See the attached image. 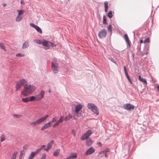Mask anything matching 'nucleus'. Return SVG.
I'll list each match as a JSON object with an SVG mask.
<instances>
[{
	"label": "nucleus",
	"instance_id": "1",
	"mask_svg": "<svg viewBox=\"0 0 159 159\" xmlns=\"http://www.w3.org/2000/svg\"><path fill=\"white\" fill-rule=\"evenodd\" d=\"M87 107L94 114L99 115V110L97 106L94 103H89L87 104Z\"/></svg>",
	"mask_w": 159,
	"mask_h": 159
},
{
	"label": "nucleus",
	"instance_id": "2",
	"mask_svg": "<svg viewBox=\"0 0 159 159\" xmlns=\"http://www.w3.org/2000/svg\"><path fill=\"white\" fill-rule=\"evenodd\" d=\"M48 116H49L48 115H46V116L38 119L35 121L31 122L30 123L31 125L34 126L40 124L46 119Z\"/></svg>",
	"mask_w": 159,
	"mask_h": 159
},
{
	"label": "nucleus",
	"instance_id": "3",
	"mask_svg": "<svg viewBox=\"0 0 159 159\" xmlns=\"http://www.w3.org/2000/svg\"><path fill=\"white\" fill-rule=\"evenodd\" d=\"M27 83L26 81L24 79L20 80L18 81L16 84V91L20 89L21 86H24Z\"/></svg>",
	"mask_w": 159,
	"mask_h": 159
},
{
	"label": "nucleus",
	"instance_id": "4",
	"mask_svg": "<svg viewBox=\"0 0 159 159\" xmlns=\"http://www.w3.org/2000/svg\"><path fill=\"white\" fill-rule=\"evenodd\" d=\"M27 83L26 81L24 79L20 80L18 81L16 84V91L20 89L21 86H24Z\"/></svg>",
	"mask_w": 159,
	"mask_h": 159
},
{
	"label": "nucleus",
	"instance_id": "5",
	"mask_svg": "<svg viewBox=\"0 0 159 159\" xmlns=\"http://www.w3.org/2000/svg\"><path fill=\"white\" fill-rule=\"evenodd\" d=\"M58 64L55 61H52L51 64V68L52 72L53 73L57 74L58 71Z\"/></svg>",
	"mask_w": 159,
	"mask_h": 159
},
{
	"label": "nucleus",
	"instance_id": "6",
	"mask_svg": "<svg viewBox=\"0 0 159 159\" xmlns=\"http://www.w3.org/2000/svg\"><path fill=\"white\" fill-rule=\"evenodd\" d=\"M93 133V132L91 130H88L81 137V139L82 140L88 139L89 136Z\"/></svg>",
	"mask_w": 159,
	"mask_h": 159
},
{
	"label": "nucleus",
	"instance_id": "7",
	"mask_svg": "<svg viewBox=\"0 0 159 159\" xmlns=\"http://www.w3.org/2000/svg\"><path fill=\"white\" fill-rule=\"evenodd\" d=\"M31 86V85H27L26 83L24 87V90L21 92V94L25 96H27L28 93V90H30Z\"/></svg>",
	"mask_w": 159,
	"mask_h": 159
},
{
	"label": "nucleus",
	"instance_id": "8",
	"mask_svg": "<svg viewBox=\"0 0 159 159\" xmlns=\"http://www.w3.org/2000/svg\"><path fill=\"white\" fill-rule=\"evenodd\" d=\"M107 30L106 29H103L100 30L98 34V36L99 38L102 39L104 38L107 35Z\"/></svg>",
	"mask_w": 159,
	"mask_h": 159
},
{
	"label": "nucleus",
	"instance_id": "9",
	"mask_svg": "<svg viewBox=\"0 0 159 159\" xmlns=\"http://www.w3.org/2000/svg\"><path fill=\"white\" fill-rule=\"evenodd\" d=\"M123 107L125 109L127 110L131 111L134 109V106L133 104L128 103L124 104Z\"/></svg>",
	"mask_w": 159,
	"mask_h": 159
},
{
	"label": "nucleus",
	"instance_id": "10",
	"mask_svg": "<svg viewBox=\"0 0 159 159\" xmlns=\"http://www.w3.org/2000/svg\"><path fill=\"white\" fill-rule=\"evenodd\" d=\"M44 91L42 90L39 94L36 95L35 97V100L36 101H39L41 100L44 97Z\"/></svg>",
	"mask_w": 159,
	"mask_h": 159
},
{
	"label": "nucleus",
	"instance_id": "11",
	"mask_svg": "<svg viewBox=\"0 0 159 159\" xmlns=\"http://www.w3.org/2000/svg\"><path fill=\"white\" fill-rule=\"evenodd\" d=\"M95 151V149L93 147H91L89 148L85 152V154L86 155H89L91 154Z\"/></svg>",
	"mask_w": 159,
	"mask_h": 159
},
{
	"label": "nucleus",
	"instance_id": "12",
	"mask_svg": "<svg viewBox=\"0 0 159 159\" xmlns=\"http://www.w3.org/2000/svg\"><path fill=\"white\" fill-rule=\"evenodd\" d=\"M82 108V105L81 104H79L76 105L75 108V112L76 114L79 113L80 111Z\"/></svg>",
	"mask_w": 159,
	"mask_h": 159
},
{
	"label": "nucleus",
	"instance_id": "13",
	"mask_svg": "<svg viewBox=\"0 0 159 159\" xmlns=\"http://www.w3.org/2000/svg\"><path fill=\"white\" fill-rule=\"evenodd\" d=\"M124 39L125 40L127 43H128L129 47L130 46V43L129 39L127 34H126L124 35Z\"/></svg>",
	"mask_w": 159,
	"mask_h": 159
},
{
	"label": "nucleus",
	"instance_id": "14",
	"mask_svg": "<svg viewBox=\"0 0 159 159\" xmlns=\"http://www.w3.org/2000/svg\"><path fill=\"white\" fill-rule=\"evenodd\" d=\"M77 157V154H71V155L66 157V159H74L76 158Z\"/></svg>",
	"mask_w": 159,
	"mask_h": 159
},
{
	"label": "nucleus",
	"instance_id": "15",
	"mask_svg": "<svg viewBox=\"0 0 159 159\" xmlns=\"http://www.w3.org/2000/svg\"><path fill=\"white\" fill-rule=\"evenodd\" d=\"M139 80L141 81L143 83V84L146 85L147 84V81L145 79H144L141 77L140 75L139 76Z\"/></svg>",
	"mask_w": 159,
	"mask_h": 159
},
{
	"label": "nucleus",
	"instance_id": "16",
	"mask_svg": "<svg viewBox=\"0 0 159 159\" xmlns=\"http://www.w3.org/2000/svg\"><path fill=\"white\" fill-rule=\"evenodd\" d=\"M72 117L73 116L70 113H69L68 115L65 117L64 120L65 121H67L71 119Z\"/></svg>",
	"mask_w": 159,
	"mask_h": 159
},
{
	"label": "nucleus",
	"instance_id": "17",
	"mask_svg": "<svg viewBox=\"0 0 159 159\" xmlns=\"http://www.w3.org/2000/svg\"><path fill=\"white\" fill-rule=\"evenodd\" d=\"M29 46V44L27 41H25L22 46V48L25 49Z\"/></svg>",
	"mask_w": 159,
	"mask_h": 159
},
{
	"label": "nucleus",
	"instance_id": "18",
	"mask_svg": "<svg viewBox=\"0 0 159 159\" xmlns=\"http://www.w3.org/2000/svg\"><path fill=\"white\" fill-rule=\"evenodd\" d=\"M92 141L90 139H89L86 141V145L88 146H89L92 143Z\"/></svg>",
	"mask_w": 159,
	"mask_h": 159
},
{
	"label": "nucleus",
	"instance_id": "19",
	"mask_svg": "<svg viewBox=\"0 0 159 159\" xmlns=\"http://www.w3.org/2000/svg\"><path fill=\"white\" fill-rule=\"evenodd\" d=\"M104 7H105V12H107V11L108 9V2L107 1H105L104 3Z\"/></svg>",
	"mask_w": 159,
	"mask_h": 159
},
{
	"label": "nucleus",
	"instance_id": "20",
	"mask_svg": "<svg viewBox=\"0 0 159 159\" xmlns=\"http://www.w3.org/2000/svg\"><path fill=\"white\" fill-rule=\"evenodd\" d=\"M62 122L61 120L59 119L57 122H56L55 123L53 124V127H55L56 126L59 125V123H61Z\"/></svg>",
	"mask_w": 159,
	"mask_h": 159
},
{
	"label": "nucleus",
	"instance_id": "21",
	"mask_svg": "<svg viewBox=\"0 0 159 159\" xmlns=\"http://www.w3.org/2000/svg\"><path fill=\"white\" fill-rule=\"evenodd\" d=\"M60 149H58L56 151H54L53 154V156L55 157L57 156L60 152Z\"/></svg>",
	"mask_w": 159,
	"mask_h": 159
},
{
	"label": "nucleus",
	"instance_id": "22",
	"mask_svg": "<svg viewBox=\"0 0 159 159\" xmlns=\"http://www.w3.org/2000/svg\"><path fill=\"white\" fill-rule=\"evenodd\" d=\"M17 11L18 12V15L19 16L23 14L25 11V10H17Z\"/></svg>",
	"mask_w": 159,
	"mask_h": 159
},
{
	"label": "nucleus",
	"instance_id": "23",
	"mask_svg": "<svg viewBox=\"0 0 159 159\" xmlns=\"http://www.w3.org/2000/svg\"><path fill=\"white\" fill-rule=\"evenodd\" d=\"M112 13H114V12H112V11H110L108 13L107 16L109 18H111L113 17Z\"/></svg>",
	"mask_w": 159,
	"mask_h": 159
},
{
	"label": "nucleus",
	"instance_id": "24",
	"mask_svg": "<svg viewBox=\"0 0 159 159\" xmlns=\"http://www.w3.org/2000/svg\"><path fill=\"white\" fill-rule=\"evenodd\" d=\"M35 29L39 33L42 34V30L41 28L39 26H37Z\"/></svg>",
	"mask_w": 159,
	"mask_h": 159
},
{
	"label": "nucleus",
	"instance_id": "25",
	"mask_svg": "<svg viewBox=\"0 0 159 159\" xmlns=\"http://www.w3.org/2000/svg\"><path fill=\"white\" fill-rule=\"evenodd\" d=\"M22 19V17L18 15L16 18V22H19L21 21Z\"/></svg>",
	"mask_w": 159,
	"mask_h": 159
},
{
	"label": "nucleus",
	"instance_id": "26",
	"mask_svg": "<svg viewBox=\"0 0 159 159\" xmlns=\"http://www.w3.org/2000/svg\"><path fill=\"white\" fill-rule=\"evenodd\" d=\"M17 153V152L16 151H15L12 154L11 159H16Z\"/></svg>",
	"mask_w": 159,
	"mask_h": 159
},
{
	"label": "nucleus",
	"instance_id": "27",
	"mask_svg": "<svg viewBox=\"0 0 159 159\" xmlns=\"http://www.w3.org/2000/svg\"><path fill=\"white\" fill-rule=\"evenodd\" d=\"M53 142V140H52L50 142H49L47 145V148H49L50 149L52 146Z\"/></svg>",
	"mask_w": 159,
	"mask_h": 159
},
{
	"label": "nucleus",
	"instance_id": "28",
	"mask_svg": "<svg viewBox=\"0 0 159 159\" xmlns=\"http://www.w3.org/2000/svg\"><path fill=\"white\" fill-rule=\"evenodd\" d=\"M107 29L108 32H111V33L112 32V31L111 25V24L109 25L107 27Z\"/></svg>",
	"mask_w": 159,
	"mask_h": 159
},
{
	"label": "nucleus",
	"instance_id": "29",
	"mask_svg": "<svg viewBox=\"0 0 159 159\" xmlns=\"http://www.w3.org/2000/svg\"><path fill=\"white\" fill-rule=\"evenodd\" d=\"M35 154H34V151L32 152L29 156V158L28 159H32L35 156Z\"/></svg>",
	"mask_w": 159,
	"mask_h": 159
},
{
	"label": "nucleus",
	"instance_id": "30",
	"mask_svg": "<svg viewBox=\"0 0 159 159\" xmlns=\"http://www.w3.org/2000/svg\"><path fill=\"white\" fill-rule=\"evenodd\" d=\"M0 47L2 49L4 50L5 51H6L5 47L3 43H0Z\"/></svg>",
	"mask_w": 159,
	"mask_h": 159
},
{
	"label": "nucleus",
	"instance_id": "31",
	"mask_svg": "<svg viewBox=\"0 0 159 159\" xmlns=\"http://www.w3.org/2000/svg\"><path fill=\"white\" fill-rule=\"evenodd\" d=\"M108 59L110 60L111 62H113L116 65H117L116 61H115V60L111 57H108Z\"/></svg>",
	"mask_w": 159,
	"mask_h": 159
},
{
	"label": "nucleus",
	"instance_id": "32",
	"mask_svg": "<svg viewBox=\"0 0 159 159\" xmlns=\"http://www.w3.org/2000/svg\"><path fill=\"white\" fill-rule=\"evenodd\" d=\"M22 100L25 102H27L29 101V97H26L25 98H22Z\"/></svg>",
	"mask_w": 159,
	"mask_h": 159
},
{
	"label": "nucleus",
	"instance_id": "33",
	"mask_svg": "<svg viewBox=\"0 0 159 159\" xmlns=\"http://www.w3.org/2000/svg\"><path fill=\"white\" fill-rule=\"evenodd\" d=\"M48 128V126L47 125L46 123L41 128V130H43L47 129Z\"/></svg>",
	"mask_w": 159,
	"mask_h": 159
},
{
	"label": "nucleus",
	"instance_id": "34",
	"mask_svg": "<svg viewBox=\"0 0 159 159\" xmlns=\"http://www.w3.org/2000/svg\"><path fill=\"white\" fill-rule=\"evenodd\" d=\"M103 24L105 25L107 24V18L106 16L104 15L103 16Z\"/></svg>",
	"mask_w": 159,
	"mask_h": 159
},
{
	"label": "nucleus",
	"instance_id": "35",
	"mask_svg": "<svg viewBox=\"0 0 159 159\" xmlns=\"http://www.w3.org/2000/svg\"><path fill=\"white\" fill-rule=\"evenodd\" d=\"M29 101H32L34 100H35V98L34 96H32L29 97Z\"/></svg>",
	"mask_w": 159,
	"mask_h": 159
},
{
	"label": "nucleus",
	"instance_id": "36",
	"mask_svg": "<svg viewBox=\"0 0 159 159\" xmlns=\"http://www.w3.org/2000/svg\"><path fill=\"white\" fill-rule=\"evenodd\" d=\"M42 44L43 46L47 47L48 44V41L44 40L42 42Z\"/></svg>",
	"mask_w": 159,
	"mask_h": 159
},
{
	"label": "nucleus",
	"instance_id": "37",
	"mask_svg": "<svg viewBox=\"0 0 159 159\" xmlns=\"http://www.w3.org/2000/svg\"><path fill=\"white\" fill-rule=\"evenodd\" d=\"M30 25L33 27L35 29L36 28V27H37V25H35L34 24H33V23H30Z\"/></svg>",
	"mask_w": 159,
	"mask_h": 159
},
{
	"label": "nucleus",
	"instance_id": "38",
	"mask_svg": "<svg viewBox=\"0 0 159 159\" xmlns=\"http://www.w3.org/2000/svg\"><path fill=\"white\" fill-rule=\"evenodd\" d=\"M5 140V139L4 138V135L3 134H2L1 136V142H2L4 141Z\"/></svg>",
	"mask_w": 159,
	"mask_h": 159
},
{
	"label": "nucleus",
	"instance_id": "39",
	"mask_svg": "<svg viewBox=\"0 0 159 159\" xmlns=\"http://www.w3.org/2000/svg\"><path fill=\"white\" fill-rule=\"evenodd\" d=\"M22 116L20 115H17V114H13V117H16V118H18L19 117H21Z\"/></svg>",
	"mask_w": 159,
	"mask_h": 159
},
{
	"label": "nucleus",
	"instance_id": "40",
	"mask_svg": "<svg viewBox=\"0 0 159 159\" xmlns=\"http://www.w3.org/2000/svg\"><path fill=\"white\" fill-rule=\"evenodd\" d=\"M52 42L48 41V44L47 47H51V45H52Z\"/></svg>",
	"mask_w": 159,
	"mask_h": 159
},
{
	"label": "nucleus",
	"instance_id": "41",
	"mask_svg": "<svg viewBox=\"0 0 159 159\" xmlns=\"http://www.w3.org/2000/svg\"><path fill=\"white\" fill-rule=\"evenodd\" d=\"M150 41L149 38L146 39L144 41V43H148Z\"/></svg>",
	"mask_w": 159,
	"mask_h": 159
},
{
	"label": "nucleus",
	"instance_id": "42",
	"mask_svg": "<svg viewBox=\"0 0 159 159\" xmlns=\"http://www.w3.org/2000/svg\"><path fill=\"white\" fill-rule=\"evenodd\" d=\"M24 56V54H21L20 53H18L16 54V56L17 57H21Z\"/></svg>",
	"mask_w": 159,
	"mask_h": 159
},
{
	"label": "nucleus",
	"instance_id": "43",
	"mask_svg": "<svg viewBox=\"0 0 159 159\" xmlns=\"http://www.w3.org/2000/svg\"><path fill=\"white\" fill-rule=\"evenodd\" d=\"M125 74L128 80L131 79L130 77L128 75V72L125 73Z\"/></svg>",
	"mask_w": 159,
	"mask_h": 159
},
{
	"label": "nucleus",
	"instance_id": "44",
	"mask_svg": "<svg viewBox=\"0 0 159 159\" xmlns=\"http://www.w3.org/2000/svg\"><path fill=\"white\" fill-rule=\"evenodd\" d=\"M36 43L39 44H42V42L41 40L39 39L36 40Z\"/></svg>",
	"mask_w": 159,
	"mask_h": 159
},
{
	"label": "nucleus",
	"instance_id": "45",
	"mask_svg": "<svg viewBox=\"0 0 159 159\" xmlns=\"http://www.w3.org/2000/svg\"><path fill=\"white\" fill-rule=\"evenodd\" d=\"M40 151L41 149H40V148H39V149H38L35 152L34 151V154L35 155L39 152Z\"/></svg>",
	"mask_w": 159,
	"mask_h": 159
},
{
	"label": "nucleus",
	"instance_id": "46",
	"mask_svg": "<svg viewBox=\"0 0 159 159\" xmlns=\"http://www.w3.org/2000/svg\"><path fill=\"white\" fill-rule=\"evenodd\" d=\"M105 152H106V153L107 152H109L110 150V149L108 148H106L104 150Z\"/></svg>",
	"mask_w": 159,
	"mask_h": 159
},
{
	"label": "nucleus",
	"instance_id": "47",
	"mask_svg": "<svg viewBox=\"0 0 159 159\" xmlns=\"http://www.w3.org/2000/svg\"><path fill=\"white\" fill-rule=\"evenodd\" d=\"M56 121V119L54 117L52 118L51 121V122H54Z\"/></svg>",
	"mask_w": 159,
	"mask_h": 159
},
{
	"label": "nucleus",
	"instance_id": "48",
	"mask_svg": "<svg viewBox=\"0 0 159 159\" xmlns=\"http://www.w3.org/2000/svg\"><path fill=\"white\" fill-rule=\"evenodd\" d=\"M124 70L125 73L127 72V71L126 68V67L125 66H124Z\"/></svg>",
	"mask_w": 159,
	"mask_h": 159
},
{
	"label": "nucleus",
	"instance_id": "49",
	"mask_svg": "<svg viewBox=\"0 0 159 159\" xmlns=\"http://www.w3.org/2000/svg\"><path fill=\"white\" fill-rule=\"evenodd\" d=\"M106 153V152H105L104 150L101 151L100 152V154H105Z\"/></svg>",
	"mask_w": 159,
	"mask_h": 159
},
{
	"label": "nucleus",
	"instance_id": "50",
	"mask_svg": "<svg viewBox=\"0 0 159 159\" xmlns=\"http://www.w3.org/2000/svg\"><path fill=\"white\" fill-rule=\"evenodd\" d=\"M45 147H46V145H42L41 146L40 148V149H41V150L43 148H44Z\"/></svg>",
	"mask_w": 159,
	"mask_h": 159
},
{
	"label": "nucleus",
	"instance_id": "51",
	"mask_svg": "<svg viewBox=\"0 0 159 159\" xmlns=\"http://www.w3.org/2000/svg\"><path fill=\"white\" fill-rule=\"evenodd\" d=\"M51 122H49L47 123H46V124L48 126V127L50 126V125H51Z\"/></svg>",
	"mask_w": 159,
	"mask_h": 159
},
{
	"label": "nucleus",
	"instance_id": "52",
	"mask_svg": "<svg viewBox=\"0 0 159 159\" xmlns=\"http://www.w3.org/2000/svg\"><path fill=\"white\" fill-rule=\"evenodd\" d=\"M59 120L62 122L63 120V116H61Z\"/></svg>",
	"mask_w": 159,
	"mask_h": 159
},
{
	"label": "nucleus",
	"instance_id": "53",
	"mask_svg": "<svg viewBox=\"0 0 159 159\" xmlns=\"http://www.w3.org/2000/svg\"><path fill=\"white\" fill-rule=\"evenodd\" d=\"M26 148H27V147H26V145L24 146L23 147V150H22V151H24V150Z\"/></svg>",
	"mask_w": 159,
	"mask_h": 159
},
{
	"label": "nucleus",
	"instance_id": "54",
	"mask_svg": "<svg viewBox=\"0 0 159 159\" xmlns=\"http://www.w3.org/2000/svg\"><path fill=\"white\" fill-rule=\"evenodd\" d=\"M97 145L100 146H102V144L100 142L98 143H97Z\"/></svg>",
	"mask_w": 159,
	"mask_h": 159
},
{
	"label": "nucleus",
	"instance_id": "55",
	"mask_svg": "<svg viewBox=\"0 0 159 159\" xmlns=\"http://www.w3.org/2000/svg\"><path fill=\"white\" fill-rule=\"evenodd\" d=\"M49 149H50L49 148H44V150L46 151L47 152H48Z\"/></svg>",
	"mask_w": 159,
	"mask_h": 159
},
{
	"label": "nucleus",
	"instance_id": "56",
	"mask_svg": "<svg viewBox=\"0 0 159 159\" xmlns=\"http://www.w3.org/2000/svg\"><path fill=\"white\" fill-rule=\"evenodd\" d=\"M22 158V154L20 153L19 156V159H21Z\"/></svg>",
	"mask_w": 159,
	"mask_h": 159
},
{
	"label": "nucleus",
	"instance_id": "57",
	"mask_svg": "<svg viewBox=\"0 0 159 159\" xmlns=\"http://www.w3.org/2000/svg\"><path fill=\"white\" fill-rule=\"evenodd\" d=\"M52 45H51V47H54L56 46L55 44H54L53 43H52Z\"/></svg>",
	"mask_w": 159,
	"mask_h": 159
},
{
	"label": "nucleus",
	"instance_id": "58",
	"mask_svg": "<svg viewBox=\"0 0 159 159\" xmlns=\"http://www.w3.org/2000/svg\"><path fill=\"white\" fill-rule=\"evenodd\" d=\"M128 81H129V83L131 84H133V82L131 80V79L128 80Z\"/></svg>",
	"mask_w": 159,
	"mask_h": 159
},
{
	"label": "nucleus",
	"instance_id": "59",
	"mask_svg": "<svg viewBox=\"0 0 159 159\" xmlns=\"http://www.w3.org/2000/svg\"><path fill=\"white\" fill-rule=\"evenodd\" d=\"M20 3L23 4H25L24 2H23V0H21Z\"/></svg>",
	"mask_w": 159,
	"mask_h": 159
},
{
	"label": "nucleus",
	"instance_id": "60",
	"mask_svg": "<svg viewBox=\"0 0 159 159\" xmlns=\"http://www.w3.org/2000/svg\"><path fill=\"white\" fill-rule=\"evenodd\" d=\"M140 43H144V41H143V40H142H142H140Z\"/></svg>",
	"mask_w": 159,
	"mask_h": 159
},
{
	"label": "nucleus",
	"instance_id": "61",
	"mask_svg": "<svg viewBox=\"0 0 159 159\" xmlns=\"http://www.w3.org/2000/svg\"><path fill=\"white\" fill-rule=\"evenodd\" d=\"M7 5V4L5 3H3L2 4V6L4 7H5Z\"/></svg>",
	"mask_w": 159,
	"mask_h": 159
},
{
	"label": "nucleus",
	"instance_id": "62",
	"mask_svg": "<svg viewBox=\"0 0 159 159\" xmlns=\"http://www.w3.org/2000/svg\"><path fill=\"white\" fill-rule=\"evenodd\" d=\"M46 153H44L43 155V156L42 157H46Z\"/></svg>",
	"mask_w": 159,
	"mask_h": 159
},
{
	"label": "nucleus",
	"instance_id": "63",
	"mask_svg": "<svg viewBox=\"0 0 159 159\" xmlns=\"http://www.w3.org/2000/svg\"><path fill=\"white\" fill-rule=\"evenodd\" d=\"M105 157H107L108 156V155L106 153L105 154Z\"/></svg>",
	"mask_w": 159,
	"mask_h": 159
},
{
	"label": "nucleus",
	"instance_id": "64",
	"mask_svg": "<svg viewBox=\"0 0 159 159\" xmlns=\"http://www.w3.org/2000/svg\"><path fill=\"white\" fill-rule=\"evenodd\" d=\"M157 88L158 90V91H159V85H157Z\"/></svg>",
	"mask_w": 159,
	"mask_h": 159
}]
</instances>
